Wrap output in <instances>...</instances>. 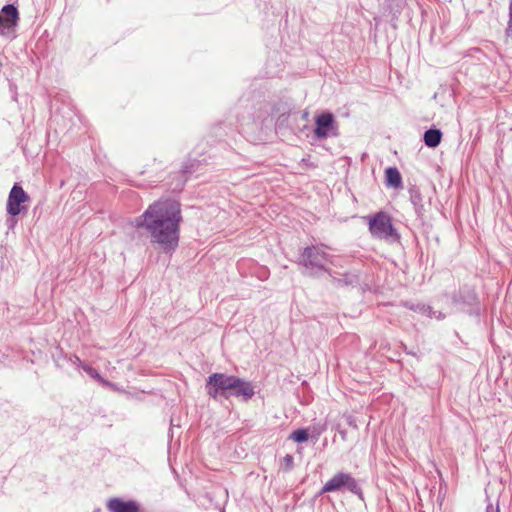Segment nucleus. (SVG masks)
I'll use <instances>...</instances> for the list:
<instances>
[{
  "instance_id": "10",
  "label": "nucleus",
  "mask_w": 512,
  "mask_h": 512,
  "mask_svg": "<svg viewBox=\"0 0 512 512\" xmlns=\"http://www.w3.org/2000/svg\"><path fill=\"white\" fill-rule=\"evenodd\" d=\"M107 507L110 512H138L139 505L135 501H124L120 498H112L108 501Z\"/></svg>"
},
{
  "instance_id": "18",
  "label": "nucleus",
  "mask_w": 512,
  "mask_h": 512,
  "mask_svg": "<svg viewBox=\"0 0 512 512\" xmlns=\"http://www.w3.org/2000/svg\"><path fill=\"white\" fill-rule=\"evenodd\" d=\"M82 369L90 376L92 377L93 379L99 381L100 383L104 384V385H111L108 381H106L105 379H103V377L100 375V373L94 369L93 367L85 364V365H82Z\"/></svg>"
},
{
  "instance_id": "5",
  "label": "nucleus",
  "mask_w": 512,
  "mask_h": 512,
  "mask_svg": "<svg viewBox=\"0 0 512 512\" xmlns=\"http://www.w3.org/2000/svg\"><path fill=\"white\" fill-rule=\"evenodd\" d=\"M452 302L466 313L476 315L480 313L478 296L472 287L466 285L461 287L457 293H454Z\"/></svg>"
},
{
  "instance_id": "7",
  "label": "nucleus",
  "mask_w": 512,
  "mask_h": 512,
  "mask_svg": "<svg viewBox=\"0 0 512 512\" xmlns=\"http://www.w3.org/2000/svg\"><path fill=\"white\" fill-rule=\"evenodd\" d=\"M345 488L350 492L361 495V489L359 488L356 480L348 473H338L334 475L322 488V493L334 492Z\"/></svg>"
},
{
  "instance_id": "8",
  "label": "nucleus",
  "mask_w": 512,
  "mask_h": 512,
  "mask_svg": "<svg viewBox=\"0 0 512 512\" xmlns=\"http://www.w3.org/2000/svg\"><path fill=\"white\" fill-rule=\"evenodd\" d=\"M314 135L318 139L337 135L336 120L331 112H323L315 117Z\"/></svg>"
},
{
  "instance_id": "16",
  "label": "nucleus",
  "mask_w": 512,
  "mask_h": 512,
  "mask_svg": "<svg viewBox=\"0 0 512 512\" xmlns=\"http://www.w3.org/2000/svg\"><path fill=\"white\" fill-rule=\"evenodd\" d=\"M61 359H64V360H67L68 362H70L72 365H74L75 367H81L82 368V365H85L78 356L76 355H66L63 353L62 349L59 350V355L55 357V362L57 363V365H60V360Z\"/></svg>"
},
{
  "instance_id": "15",
  "label": "nucleus",
  "mask_w": 512,
  "mask_h": 512,
  "mask_svg": "<svg viewBox=\"0 0 512 512\" xmlns=\"http://www.w3.org/2000/svg\"><path fill=\"white\" fill-rule=\"evenodd\" d=\"M442 139V132L440 129L431 128L424 133V143L429 148L437 147Z\"/></svg>"
},
{
  "instance_id": "6",
  "label": "nucleus",
  "mask_w": 512,
  "mask_h": 512,
  "mask_svg": "<svg viewBox=\"0 0 512 512\" xmlns=\"http://www.w3.org/2000/svg\"><path fill=\"white\" fill-rule=\"evenodd\" d=\"M30 200L29 195L24 191L19 183H15L8 195L6 210L7 213L13 217L26 214L28 211L24 203Z\"/></svg>"
},
{
  "instance_id": "4",
  "label": "nucleus",
  "mask_w": 512,
  "mask_h": 512,
  "mask_svg": "<svg viewBox=\"0 0 512 512\" xmlns=\"http://www.w3.org/2000/svg\"><path fill=\"white\" fill-rule=\"evenodd\" d=\"M369 231L371 235L378 239H393L400 238L396 229L392 224L391 217L385 212H378L369 218Z\"/></svg>"
},
{
  "instance_id": "13",
  "label": "nucleus",
  "mask_w": 512,
  "mask_h": 512,
  "mask_svg": "<svg viewBox=\"0 0 512 512\" xmlns=\"http://www.w3.org/2000/svg\"><path fill=\"white\" fill-rule=\"evenodd\" d=\"M410 201L414 207L415 214L418 218L422 219L425 215V208L420 189L413 186L409 189Z\"/></svg>"
},
{
  "instance_id": "20",
  "label": "nucleus",
  "mask_w": 512,
  "mask_h": 512,
  "mask_svg": "<svg viewBox=\"0 0 512 512\" xmlns=\"http://www.w3.org/2000/svg\"><path fill=\"white\" fill-rule=\"evenodd\" d=\"M185 181L186 180L182 181L180 184L177 185L178 190H181L183 188Z\"/></svg>"
},
{
  "instance_id": "3",
  "label": "nucleus",
  "mask_w": 512,
  "mask_h": 512,
  "mask_svg": "<svg viewBox=\"0 0 512 512\" xmlns=\"http://www.w3.org/2000/svg\"><path fill=\"white\" fill-rule=\"evenodd\" d=\"M299 263L306 269V273L312 277H319L323 273L331 275L329 264H334V256L326 252L324 245H311L304 248L300 255Z\"/></svg>"
},
{
  "instance_id": "17",
  "label": "nucleus",
  "mask_w": 512,
  "mask_h": 512,
  "mask_svg": "<svg viewBox=\"0 0 512 512\" xmlns=\"http://www.w3.org/2000/svg\"><path fill=\"white\" fill-rule=\"evenodd\" d=\"M309 429H297L293 431L288 439H291L297 443H302L308 440L309 438Z\"/></svg>"
},
{
  "instance_id": "21",
  "label": "nucleus",
  "mask_w": 512,
  "mask_h": 512,
  "mask_svg": "<svg viewBox=\"0 0 512 512\" xmlns=\"http://www.w3.org/2000/svg\"><path fill=\"white\" fill-rule=\"evenodd\" d=\"M509 9H510V19H512V0L510 1Z\"/></svg>"
},
{
  "instance_id": "12",
  "label": "nucleus",
  "mask_w": 512,
  "mask_h": 512,
  "mask_svg": "<svg viewBox=\"0 0 512 512\" xmlns=\"http://www.w3.org/2000/svg\"><path fill=\"white\" fill-rule=\"evenodd\" d=\"M404 306L412 311H415L417 313L427 315L429 318H436V319H443L445 315L442 312H437L432 309L431 306L426 304H414L411 302H405Z\"/></svg>"
},
{
  "instance_id": "14",
  "label": "nucleus",
  "mask_w": 512,
  "mask_h": 512,
  "mask_svg": "<svg viewBox=\"0 0 512 512\" xmlns=\"http://www.w3.org/2000/svg\"><path fill=\"white\" fill-rule=\"evenodd\" d=\"M386 185L392 188L402 186V176L396 167H388L385 170Z\"/></svg>"
},
{
  "instance_id": "19",
  "label": "nucleus",
  "mask_w": 512,
  "mask_h": 512,
  "mask_svg": "<svg viewBox=\"0 0 512 512\" xmlns=\"http://www.w3.org/2000/svg\"><path fill=\"white\" fill-rule=\"evenodd\" d=\"M282 467L285 469V470H288L292 467L293 465V458L292 456L290 455H286L283 460H282V463H281Z\"/></svg>"
},
{
  "instance_id": "2",
  "label": "nucleus",
  "mask_w": 512,
  "mask_h": 512,
  "mask_svg": "<svg viewBox=\"0 0 512 512\" xmlns=\"http://www.w3.org/2000/svg\"><path fill=\"white\" fill-rule=\"evenodd\" d=\"M207 394L213 398L233 396L242 401H248L255 395L253 384L243 378L224 373L211 374L205 384Z\"/></svg>"
},
{
  "instance_id": "11",
  "label": "nucleus",
  "mask_w": 512,
  "mask_h": 512,
  "mask_svg": "<svg viewBox=\"0 0 512 512\" xmlns=\"http://www.w3.org/2000/svg\"><path fill=\"white\" fill-rule=\"evenodd\" d=\"M331 278V283L335 287H343V286H356L360 282V277L355 272H347L344 273L341 277H336L332 272L329 275Z\"/></svg>"
},
{
  "instance_id": "1",
  "label": "nucleus",
  "mask_w": 512,
  "mask_h": 512,
  "mask_svg": "<svg viewBox=\"0 0 512 512\" xmlns=\"http://www.w3.org/2000/svg\"><path fill=\"white\" fill-rule=\"evenodd\" d=\"M181 222L180 203L172 198H160L135 217L132 226L145 230L152 245L172 255L179 245Z\"/></svg>"
},
{
  "instance_id": "9",
  "label": "nucleus",
  "mask_w": 512,
  "mask_h": 512,
  "mask_svg": "<svg viewBox=\"0 0 512 512\" xmlns=\"http://www.w3.org/2000/svg\"><path fill=\"white\" fill-rule=\"evenodd\" d=\"M3 29H14L18 26L20 17L18 8L14 4H6L2 7L0 12Z\"/></svg>"
},
{
  "instance_id": "22",
  "label": "nucleus",
  "mask_w": 512,
  "mask_h": 512,
  "mask_svg": "<svg viewBox=\"0 0 512 512\" xmlns=\"http://www.w3.org/2000/svg\"><path fill=\"white\" fill-rule=\"evenodd\" d=\"M188 172H189L188 167H187V166H185V167H184V169H183V171H182V173H183V174H186V173H188Z\"/></svg>"
}]
</instances>
